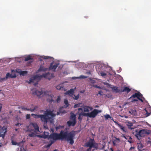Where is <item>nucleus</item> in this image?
Listing matches in <instances>:
<instances>
[{
	"mask_svg": "<svg viewBox=\"0 0 151 151\" xmlns=\"http://www.w3.org/2000/svg\"><path fill=\"white\" fill-rule=\"evenodd\" d=\"M75 136V133L73 132L68 133L67 131L62 130L59 134L53 133L49 136V138L54 140L65 139L72 145L74 143Z\"/></svg>",
	"mask_w": 151,
	"mask_h": 151,
	"instance_id": "f257e3e1",
	"label": "nucleus"
},
{
	"mask_svg": "<svg viewBox=\"0 0 151 151\" xmlns=\"http://www.w3.org/2000/svg\"><path fill=\"white\" fill-rule=\"evenodd\" d=\"M32 116L35 119L40 118L41 120L45 123L49 122L52 123L53 122L52 117H54L55 115L53 113V111L47 109L44 112V114H31Z\"/></svg>",
	"mask_w": 151,
	"mask_h": 151,
	"instance_id": "f03ea898",
	"label": "nucleus"
},
{
	"mask_svg": "<svg viewBox=\"0 0 151 151\" xmlns=\"http://www.w3.org/2000/svg\"><path fill=\"white\" fill-rule=\"evenodd\" d=\"M135 137L138 139L140 140L141 139L142 137H144L150 134L151 131L147 129H143L140 130L136 129L135 130Z\"/></svg>",
	"mask_w": 151,
	"mask_h": 151,
	"instance_id": "7ed1b4c3",
	"label": "nucleus"
},
{
	"mask_svg": "<svg viewBox=\"0 0 151 151\" xmlns=\"http://www.w3.org/2000/svg\"><path fill=\"white\" fill-rule=\"evenodd\" d=\"M47 73H45L43 74L42 75L39 76L38 75H36L33 76V77L31 78L29 80V81H27L29 83H33V85L34 86H36L38 84L37 81L34 82L36 80H40V79L42 77H46L47 75Z\"/></svg>",
	"mask_w": 151,
	"mask_h": 151,
	"instance_id": "20e7f679",
	"label": "nucleus"
},
{
	"mask_svg": "<svg viewBox=\"0 0 151 151\" xmlns=\"http://www.w3.org/2000/svg\"><path fill=\"white\" fill-rule=\"evenodd\" d=\"M27 131L31 132L35 131V132H39V127L37 124L36 123H32L27 127Z\"/></svg>",
	"mask_w": 151,
	"mask_h": 151,
	"instance_id": "39448f33",
	"label": "nucleus"
},
{
	"mask_svg": "<svg viewBox=\"0 0 151 151\" xmlns=\"http://www.w3.org/2000/svg\"><path fill=\"white\" fill-rule=\"evenodd\" d=\"M67 124L69 127L74 126L76 123V116L73 113L71 114L70 118V120L67 122Z\"/></svg>",
	"mask_w": 151,
	"mask_h": 151,
	"instance_id": "423d86ee",
	"label": "nucleus"
},
{
	"mask_svg": "<svg viewBox=\"0 0 151 151\" xmlns=\"http://www.w3.org/2000/svg\"><path fill=\"white\" fill-rule=\"evenodd\" d=\"M101 111L96 109H94L90 112L86 113V116L89 118H94L99 113H101Z\"/></svg>",
	"mask_w": 151,
	"mask_h": 151,
	"instance_id": "0eeeda50",
	"label": "nucleus"
},
{
	"mask_svg": "<svg viewBox=\"0 0 151 151\" xmlns=\"http://www.w3.org/2000/svg\"><path fill=\"white\" fill-rule=\"evenodd\" d=\"M106 68V66L104 65H99L98 67L96 68V70L99 74H100L102 76H104L106 75L104 71Z\"/></svg>",
	"mask_w": 151,
	"mask_h": 151,
	"instance_id": "6e6552de",
	"label": "nucleus"
},
{
	"mask_svg": "<svg viewBox=\"0 0 151 151\" xmlns=\"http://www.w3.org/2000/svg\"><path fill=\"white\" fill-rule=\"evenodd\" d=\"M135 97H137L138 99L141 101L142 102H143V99H145L143 97L142 95L139 92H138L133 94L129 99L132 98H135Z\"/></svg>",
	"mask_w": 151,
	"mask_h": 151,
	"instance_id": "1a4fd4ad",
	"label": "nucleus"
},
{
	"mask_svg": "<svg viewBox=\"0 0 151 151\" xmlns=\"http://www.w3.org/2000/svg\"><path fill=\"white\" fill-rule=\"evenodd\" d=\"M7 131V127L5 126L1 127V126H0V137H2L4 138Z\"/></svg>",
	"mask_w": 151,
	"mask_h": 151,
	"instance_id": "9d476101",
	"label": "nucleus"
},
{
	"mask_svg": "<svg viewBox=\"0 0 151 151\" xmlns=\"http://www.w3.org/2000/svg\"><path fill=\"white\" fill-rule=\"evenodd\" d=\"M93 141V139H90L89 141L86 143V147H89V148H90V149H91L92 147H93L94 146Z\"/></svg>",
	"mask_w": 151,
	"mask_h": 151,
	"instance_id": "9b49d317",
	"label": "nucleus"
},
{
	"mask_svg": "<svg viewBox=\"0 0 151 151\" xmlns=\"http://www.w3.org/2000/svg\"><path fill=\"white\" fill-rule=\"evenodd\" d=\"M59 65V63H56L54 64H53L52 63H51L49 67V69L50 70H52L54 72H55Z\"/></svg>",
	"mask_w": 151,
	"mask_h": 151,
	"instance_id": "f8f14e48",
	"label": "nucleus"
},
{
	"mask_svg": "<svg viewBox=\"0 0 151 151\" xmlns=\"http://www.w3.org/2000/svg\"><path fill=\"white\" fill-rule=\"evenodd\" d=\"M111 88L113 92L116 93H121V88H119V87L113 85Z\"/></svg>",
	"mask_w": 151,
	"mask_h": 151,
	"instance_id": "ddd939ff",
	"label": "nucleus"
},
{
	"mask_svg": "<svg viewBox=\"0 0 151 151\" xmlns=\"http://www.w3.org/2000/svg\"><path fill=\"white\" fill-rule=\"evenodd\" d=\"M83 109L84 112H88L89 111H91L93 109V108L89 106H84Z\"/></svg>",
	"mask_w": 151,
	"mask_h": 151,
	"instance_id": "4468645a",
	"label": "nucleus"
},
{
	"mask_svg": "<svg viewBox=\"0 0 151 151\" xmlns=\"http://www.w3.org/2000/svg\"><path fill=\"white\" fill-rule=\"evenodd\" d=\"M14 73L15 72V71L13 70H12V73L11 74L10 73H7L6 74V78H8L10 77L11 78H14L16 77V75L15 74H12Z\"/></svg>",
	"mask_w": 151,
	"mask_h": 151,
	"instance_id": "2eb2a0df",
	"label": "nucleus"
},
{
	"mask_svg": "<svg viewBox=\"0 0 151 151\" xmlns=\"http://www.w3.org/2000/svg\"><path fill=\"white\" fill-rule=\"evenodd\" d=\"M131 91V89L127 87H124L123 89H122V88H121V93L126 92L127 93Z\"/></svg>",
	"mask_w": 151,
	"mask_h": 151,
	"instance_id": "dca6fc26",
	"label": "nucleus"
},
{
	"mask_svg": "<svg viewBox=\"0 0 151 151\" xmlns=\"http://www.w3.org/2000/svg\"><path fill=\"white\" fill-rule=\"evenodd\" d=\"M17 73H19L20 75L24 76L25 74L27 73V71H22L21 70L17 69L16 70Z\"/></svg>",
	"mask_w": 151,
	"mask_h": 151,
	"instance_id": "f3484780",
	"label": "nucleus"
},
{
	"mask_svg": "<svg viewBox=\"0 0 151 151\" xmlns=\"http://www.w3.org/2000/svg\"><path fill=\"white\" fill-rule=\"evenodd\" d=\"M83 116H86V113L81 112L79 114L78 117V119L79 121H81L82 120Z\"/></svg>",
	"mask_w": 151,
	"mask_h": 151,
	"instance_id": "a211bd4d",
	"label": "nucleus"
},
{
	"mask_svg": "<svg viewBox=\"0 0 151 151\" xmlns=\"http://www.w3.org/2000/svg\"><path fill=\"white\" fill-rule=\"evenodd\" d=\"M145 110L146 112L147 116H149L150 114L151 113V107H149V108H146Z\"/></svg>",
	"mask_w": 151,
	"mask_h": 151,
	"instance_id": "6ab92c4d",
	"label": "nucleus"
},
{
	"mask_svg": "<svg viewBox=\"0 0 151 151\" xmlns=\"http://www.w3.org/2000/svg\"><path fill=\"white\" fill-rule=\"evenodd\" d=\"M56 88L57 90H60L62 89L63 90H64L65 89L64 88V86L62 84H60L58 85L56 87Z\"/></svg>",
	"mask_w": 151,
	"mask_h": 151,
	"instance_id": "aec40b11",
	"label": "nucleus"
},
{
	"mask_svg": "<svg viewBox=\"0 0 151 151\" xmlns=\"http://www.w3.org/2000/svg\"><path fill=\"white\" fill-rule=\"evenodd\" d=\"M74 92V90L73 88H71L70 90L68 91H67L65 94H69V95H73Z\"/></svg>",
	"mask_w": 151,
	"mask_h": 151,
	"instance_id": "412c9836",
	"label": "nucleus"
},
{
	"mask_svg": "<svg viewBox=\"0 0 151 151\" xmlns=\"http://www.w3.org/2000/svg\"><path fill=\"white\" fill-rule=\"evenodd\" d=\"M143 146L141 143L138 144V149L139 151H142L143 150Z\"/></svg>",
	"mask_w": 151,
	"mask_h": 151,
	"instance_id": "4be33fe9",
	"label": "nucleus"
},
{
	"mask_svg": "<svg viewBox=\"0 0 151 151\" xmlns=\"http://www.w3.org/2000/svg\"><path fill=\"white\" fill-rule=\"evenodd\" d=\"M37 132H35V131L33 132H32L28 134L29 136L30 137H34L36 136V134Z\"/></svg>",
	"mask_w": 151,
	"mask_h": 151,
	"instance_id": "5701e85b",
	"label": "nucleus"
},
{
	"mask_svg": "<svg viewBox=\"0 0 151 151\" xmlns=\"http://www.w3.org/2000/svg\"><path fill=\"white\" fill-rule=\"evenodd\" d=\"M49 133L48 132H44V134L42 135V137L45 139L49 138Z\"/></svg>",
	"mask_w": 151,
	"mask_h": 151,
	"instance_id": "b1692460",
	"label": "nucleus"
},
{
	"mask_svg": "<svg viewBox=\"0 0 151 151\" xmlns=\"http://www.w3.org/2000/svg\"><path fill=\"white\" fill-rule=\"evenodd\" d=\"M64 103L65 105L64 106V107L65 108H67L68 107L69 105V104L68 101V100L66 99H65L64 100Z\"/></svg>",
	"mask_w": 151,
	"mask_h": 151,
	"instance_id": "393cba45",
	"label": "nucleus"
},
{
	"mask_svg": "<svg viewBox=\"0 0 151 151\" xmlns=\"http://www.w3.org/2000/svg\"><path fill=\"white\" fill-rule=\"evenodd\" d=\"M127 125L129 129H132L133 128L131 127L133 126V124L130 122H127L126 124Z\"/></svg>",
	"mask_w": 151,
	"mask_h": 151,
	"instance_id": "a878e982",
	"label": "nucleus"
},
{
	"mask_svg": "<svg viewBox=\"0 0 151 151\" xmlns=\"http://www.w3.org/2000/svg\"><path fill=\"white\" fill-rule=\"evenodd\" d=\"M47 70V68H44L43 67L40 66L39 70L40 71H45Z\"/></svg>",
	"mask_w": 151,
	"mask_h": 151,
	"instance_id": "bb28decb",
	"label": "nucleus"
},
{
	"mask_svg": "<svg viewBox=\"0 0 151 151\" xmlns=\"http://www.w3.org/2000/svg\"><path fill=\"white\" fill-rule=\"evenodd\" d=\"M33 59V58H32L31 56L29 55L25 58L24 60L25 61H28L29 60H32Z\"/></svg>",
	"mask_w": 151,
	"mask_h": 151,
	"instance_id": "cd10ccee",
	"label": "nucleus"
},
{
	"mask_svg": "<svg viewBox=\"0 0 151 151\" xmlns=\"http://www.w3.org/2000/svg\"><path fill=\"white\" fill-rule=\"evenodd\" d=\"M40 58H41L44 59H52V58L51 57H50L49 56H41Z\"/></svg>",
	"mask_w": 151,
	"mask_h": 151,
	"instance_id": "c85d7f7f",
	"label": "nucleus"
},
{
	"mask_svg": "<svg viewBox=\"0 0 151 151\" xmlns=\"http://www.w3.org/2000/svg\"><path fill=\"white\" fill-rule=\"evenodd\" d=\"M35 93L37 96H39L42 94L43 92L42 91H36L35 92Z\"/></svg>",
	"mask_w": 151,
	"mask_h": 151,
	"instance_id": "c756f323",
	"label": "nucleus"
},
{
	"mask_svg": "<svg viewBox=\"0 0 151 151\" xmlns=\"http://www.w3.org/2000/svg\"><path fill=\"white\" fill-rule=\"evenodd\" d=\"M129 112L131 114L133 115H135L136 113V110L135 109L129 111Z\"/></svg>",
	"mask_w": 151,
	"mask_h": 151,
	"instance_id": "7c9ffc66",
	"label": "nucleus"
},
{
	"mask_svg": "<svg viewBox=\"0 0 151 151\" xmlns=\"http://www.w3.org/2000/svg\"><path fill=\"white\" fill-rule=\"evenodd\" d=\"M103 83L104 84V85H106L108 87L110 88H111V87H112V86H113V85L110 84H109V83H107L104 82Z\"/></svg>",
	"mask_w": 151,
	"mask_h": 151,
	"instance_id": "2f4dec72",
	"label": "nucleus"
},
{
	"mask_svg": "<svg viewBox=\"0 0 151 151\" xmlns=\"http://www.w3.org/2000/svg\"><path fill=\"white\" fill-rule=\"evenodd\" d=\"M73 96H74V97H73V98L75 100H77L79 97V94H78L77 95L75 96L74 95H73Z\"/></svg>",
	"mask_w": 151,
	"mask_h": 151,
	"instance_id": "473e14b6",
	"label": "nucleus"
},
{
	"mask_svg": "<svg viewBox=\"0 0 151 151\" xmlns=\"http://www.w3.org/2000/svg\"><path fill=\"white\" fill-rule=\"evenodd\" d=\"M60 96H58L57 99L56 100V101L58 103L60 101Z\"/></svg>",
	"mask_w": 151,
	"mask_h": 151,
	"instance_id": "72a5a7b5",
	"label": "nucleus"
},
{
	"mask_svg": "<svg viewBox=\"0 0 151 151\" xmlns=\"http://www.w3.org/2000/svg\"><path fill=\"white\" fill-rule=\"evenodd\" d=\"M121 130L124 132H127V129L124 127H122Z\"/></svg>",
	"mask_w": 151,
	"mask_h": 151,
	"instance_id": "f704fd0d",
	"label": "nucleus"
},
{
	"mask_svg": "<svg viewBox=\"0 0 151 151\" xmlns=\"http://www.w3.org/2000/svg\"><path fill=\"white\" fill-rule=\"evenodd\" d=\"M105 117L106 119L110 118V116L109 114H107L104 116Z\"/></svg>",
	"mask_w": 151,
	"mask_h": 151,
	"instance_id": "c9c22d12",
	"label": "nucleus"
},
{
	"mask_svg": "<svg viewBox=\"0 0 151 151\" xmlns=\"http://www.w3.org/2000/svg\"><path fill=\"white\" fill-rule=\"evenodd\" d=\"M12 145H16L17 144V143L16 142L13 140H12Z\"/></svg>",
	"mask_w": 151,
	"mask_h": 151,
	"instance_id": "e433bc0d",
	"label": "nucleus"
},
{
	"mask_svg": "<svg viewBox=\"0 0 151 151\" xmlns=\"http://www.w3.org/2000/svg\"><path fill=\"white\" fill-rule=\"evenodd\" d=\"M80 104H75L74 107V108H76L77 107H79V106H80Z\"/></svg>",
	"mask_w": 151,
	"mask_h": 151,
	"instance_id": "4c0bfd02",
	"label": "nucleus"
},
{
	"mask_svg": "<svg viewBox=\"0 0 151 151\" xmlns=\"http://www.w3.org/2000/svg\"><path fill=\"white\" fill-rule=\"evenodd\" d=\"M79 78H87V77L83 75H81L79 77Z\"/></svg>",
	"mask_w": 151,
	"mask_h": 151,
	"instance_id": "58836bf2",
	"label": "nucleus"
},
{
	"mask_svg": "<svg viewBox=\"0 0 151 151\" xmlns=\"http://www.w3.org/2000/svg\"><path fill=\"white\" fill-rule=\"evenodd\" d=\"M27 111H30L31 112H33L35 111L33 108H31L30 109H27Z\"/></svg>",
	"mask_w": 151,
	"mask_h": 151,
	"instance_id": "ea45409f",
	"label": "nucleus"
},
{
	"mask_svg": "<svg viewBox=\"0 0 151 151\" xmlns=\"http://www.w3.org/2000/svg\"><path fill=\"white\" fill-rule=\"evenodd\" d=\"M34 108L33 109H34V110L35 111H37V109L38 108V106H33Z\"/></svg>",
	"mask_w": 151,
	"mask_h": 151,
	"instance_id": "a19ab883",
	"label": "nucleus"
},
{
	"mask_svg": "<svg viewBox=\"0 0 151 151\" xmlns=\"http://www.w3.org/2000/svg\"><path fill=\"white\" fill-rule=\"evenodd\" d=\"M30 118V115L29 114H27L26 115V119H29Z\"/></svg>",
	"mask_w": 151,
	"mask_h": 151,
	"instance_id": "79ce46f5",
	"label": "nucleus"
},
{
	"mask_svg": "<svg viewBox=\"0 0 151 151\" xmlns=\"http://www.w3.org/2000/svg\"><path fill=\"white\" fill-rule=\"evenodd\" d=\"M19 151H26L24 148L23 147H21L20 148V150Z\"/></svg>",
	"mask_w": 151,
	"mask_h": 151,
	"instance_id": "37998d69",
	"label": "nucleus"
},
{
	"mask_svg": "<svg viewBox=\"0 0 151 151\" xmlns=\"http://www.w3.org/2000/svg\"><path fill=\"white\" fill-rule=\"evenodd\" d=\"M98 94L101 96H102L103 95V92L102 91H99Z\"/></svg>",
	"mask_w": 151,
	"mask_h": 151,
	"instance_id": "c03bdc74",
	"label": "nucleus"
},
{
	"mask_svg": "<svg viewBox=\"0 0 151 151\" xmlns=\"http://www.w3.org/2000/svg\"><path fill=\"white\" fill-rule=\"evenodd\" d=\"M21 109L22 110H27V109H28L27 108L24 106H21V107H20Z\"/></svg>",
	"mask_w": 151,
	"mask_h": 151,
	"instance_id": "a18cd8bd",
	"label": "nucleus"
},
{
	"mask_svg": "<svg viewBox=\"0 0 151 151\" xmlns=\"http://www.w3.org/2000/svg\"><path fill=\"white\" fill-rule=\"evenodd\" d=\"M118 127H119V128L121 129H122V127H123L122 125H121L120 124H118Z\"/></svg>",
	"mask_w": 151,
	"mask_h": 151,
	"instance_id": "49530a36",
	"label": "nucleus"
},
{
	"mask_svg": "<svg viewBox=\"0 0 151 151\" xmlns=\"http://www.w3.org/2000/svg\"><path fill=\"white\" fill-rule=\"evenodd\" d=\"M83 108H79L78 109V110L79 111H81V112H83Z\"/></svg>",
	"mask_w": 151,
	"mask_h": 151,
	"instance_id": "de8ad7c7",
	"label": "nucleus"
},
{
	"mask_svg": "<svg viewBox=\"0 0 151 151\" xmlns=\"http://www.w3.org/2000/svg\"><path fill=\"white\" fill-rule=\"evenodd\" d=\"M97 88H98L99 89H104V88H101V87H100L99 86H98L97 85H96L95 86Z\"/></svg>",
	"mask_w": 151,
	"mask_h": 151,
	"instance_id": "09e8293b",
	"label": "nucleus"
},
{
	"mask_svg": "<svg viewBox=\"0 0 151 151\" xmlns=\"http://www.w3.org/2000/svg\"><path fill=\"white\" fill-rule=\"evenodd\" d=\"M138 101V100H137V99H132V102H134V101Z\"/></svg>",
	"mask_w": 151,
	"mask_h": 151,
	"instance_id": "8fccbe9b",
	"label": "nucleus"
},
{
	"mask_svg": "<svg viewBox=\"0 0 151 151\" xmlns=\"http://www.w3.org/2000/svg\"><path fill=\"white\" fill-rule=\"evenodd\" d=\"M51 145L50 144H48V145H47V147H50V146Z\"/></svg>",
	"mask_w": 151,
	"mask_h": 151,
	"instance_id": "3c124183",
	"label": "nucleus"
},
{
	"mask_svg": "<svg viewBox=\"0 0 151 151\" xmlns=\"http://www.w3.org/2000/svg\"><path fill=\"white\" fill-rule=\"evenodd\" d=\"M62 127V126H59V127H57L56 128V129H59L60 128V127Z\"/></svg>",
	"mask_w": 151,
	"mask_h": 151,
	"instance_id": "603ef678",
	"label": "nucleus"
},
{
	"mask_svg": "<svg viewBox=\"0 0 151 151\" xmlns=\"http://www.w3.org/2000/svg\"><path fill=\"white\" fill-rule=\"evenodd\" d=\"M134 147H130V148L129 149V150H131L132 149H134Z\"/></svg>",
	"mask_w": 151,
	"mask_h": 151,
	"instance_id": "864d4df0",
	"label": "nucleus"
},
{
	"mask_svg": "<svg viewBox=\"0 0 151 151\" xmlns=\"http://www.w3.org/2000/svg\"><path fill=\"white\" fill-rule=\"evenodd\" d=\"M40 111L41 113L42 112H43L44 113V112L45 111H44L43 110H41Z\"/></svg>",
	"mask_w": 151,
	"mask_h": 151,
	"instance_id": "5fc2aeb1",
	"label": "nucleus"
},
{
	"mask_svg": "<svg viewBox=\"0 0 151 151\" xmlns=\"http://www.w3.org/2000/svg\"><path fill=\"white\" fill-rule=\"evenodd\" d=\"M51 142L50 143L51 145H52V144L54 142L53 141H50Z\"/></svg>",
	"mask_w": 151,
	"mask_h": 151,
	"instance_id": "6e6d98bb",
	"label": "nucleus"
},
{
	"mask_svg": "<svg viewBox=\"0 0 151 151\" xmlns=\"http://www.w3.org/2000/svg\"><path fill=\"white\" fill-rule=\"evenodd\" d=\"M99 106L98 105H96L95 106V108H98L99 107Z\"/></svg>",
	"mask_w": 151,
	"mask_h": 151,
	"instance_id": "4d7b16f0",
	"label": "nucleus"
},
{
	"mask_svg": "<svg viewBox=\"0 0 151 151\" xmlns=\"http://www.w3.org/2000/svg\"><path fill=\"white\" fill-rule=\"evenodd\" d=\"M53 101V100L52 99H51V100H50V101H49L50 102H52V101Z\"/></svg>",
	"mask_w": 151,
	"mask_h": 151,
	"instance_id": "13d9d810",
	"label": "nucleus"
},
{
	"mask_svg": "<svg viewBox=\"0 0 151 151\" xmlns=\"http://www.w3.org/2000/svg\"><path fill=\"white\" fill-rule=\"evenodd\" d=\"M110 151H113V149H112V148H111L110 149Z\"/></svg>",
	"mask_w": 151,
	"mask_h": 151,
	"instance_id": "bf43d9fd",
	"label": "nucleus"
},
{
	"mask_svg": "<svg viewBox=\"0 0 151 151\" xmlns=\"http://www.w3.org/2000/svg\"><path fill=\"white\" fill-rule=\"evenodd\" d=\"M2 106H0V111H1V109L2 108Z\"/></svg>",
	"mask_w": 151,
	"mask_h": 151,
	"instance_id": "052dcab7",
	"label": "nucleus"
},
{
	"mask_svg": "<svg viewBox=\"0 0 151 151\" xmlns=\"http://www.w3.org/2000/svg\"><path fill=\"white\" fill-rule=\"evenodd\" d=\"M19 123H18L17 124H15V125H16V126H18V125H19Z\"/></svg>",
	"mask_w": 151,
	"mask_h": 151,
	"instance_id": "680f3d73",
	"label": "nucleus"
},
{
	"mask_svg": "<svg viewBox=\"0 0 151 151\" xmlns=\"http://www.w3.org/2000/svg\"><path fill=\"white\" fill-rule=\"evenodd\" d=\"M15 130L16 131H17L18 130V129H15Z\"/></svg>",
	"mask_w": 151,
	"mask_h": 151,
	"instance_id": "e2e57ef3",
	"label": "nucleus"
},
{
	"mask_svg": "<svg viewBox=\"0 0 151 151\" xmlns=\"http://www.w3.org/2000/svg\"><path fill=\"white\" fill-rule=\"evenodd\" d=\"M40 61H42V60L41 58H40Z\"/></svg>",
	"mask_w": 151,
	"mask_h": 151,
	"instance_id": "0e129e2a",
	"label": "nucleus"
},
{
	"mask_svg": "<svg viewBox=\"0 0 151 151\" xmlns=\"http://www.w3.org/2000/svg\"><path fill=\"white\" fill-rule=\"evenodd\" d=\"M128 142H129L130 143H131V141H130L129 140L128 141Z\"/></svg>",
	"mask_w": 151,
	"mask_h": 151,
	"instance_id": "69168bd1",
	"label": "nucleus"
},
{
	"mask_svg": "<svg viewBox=\"0 0 151 151\" xmlns=\"http://www.w3.org/2000/svg\"><path fill=\"white\" fill-rule=\"evenodd\" d=\"M124 137L126 139V137H125V136H124V137Z\"/></svg>",
	"mask_w": 151,
	"mask_h": 151,
	"instance_id": "338daca9",
	"label": "nucleus"
},
{
	"mask_svg": "<svg viewBox=\"0 0 151 151\" xmlns=\"http://www.w3.org/2000/svg\"><path fill=\"white\" fill-rule=\"evenodd\" d=\"M57 150H53V151H56Z\"/></svg>",
	"mask_w": 151,
	"mask_h": 151,
	"instance_id": "774afa93",
	"label": "nucleus"
}]
</instances>
